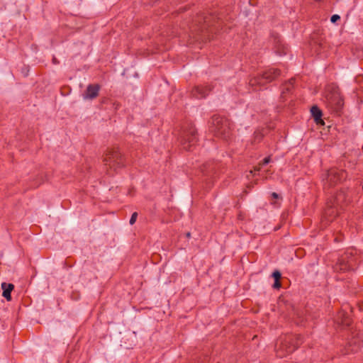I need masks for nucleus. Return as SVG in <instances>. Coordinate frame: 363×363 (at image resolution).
Instances as JSON below:
<instances>
[{"instance_id": "f257e3e1", "label": "nucleus", "mask_w": 363, "mask_h": 363, "mask_svg": "<svg viewBox=\"0 0 363 363\" xmlns=\"http://www.w3.org/2000/svg\"><path fill=\"white\" fill-rule=\"evenodd\" d=\"M303 342L301 335L287 334L281 337L275 346L277 357L283 358L294 352Z\"/></svg>"}, {"instance_id": "f03ea898", "label": "nucleus", "mask_w": 363, "mask_h": 363, "mask_svg": "<svg viewBox=\"0 0 363 363\" xmlns=\"http://www.w3.org/2000/svg\"><path fill=\"white\" fill-rule=\"evenodd\" d=\"M211 131L217 138L228 140L232 135L231 123L224 116H213L211 118Z\"/></svg>"}, {"instance_id": "7ed1b4c3", "label": "nucleus", "mask_w": 363, "mask_h": 363, "mask_svg": "<svg viewBox=\"0 0 363 363\" xmlns=\"http://www.w3.org/2000/svg\"><path fill=\"white\" fill-rule=\"evenodd\" d=\"M179 140L182 148L190 151L198 141V133L195 125L191 123L182 125L179 135Z\"/></svg>"}, {"instance_id": "20e7f679", "label": "nucleus", "mask_w": 363, "mask_h": 363, "mask_svg": "<svg viewBox=\"0 0 363 363\" xmlns=\"http://www.w3.org/2000/svg\"><path fill=\"white\" fill-rule=\"evenodd\" d=\"M104 162L108 174H113L117 169L125 165V159L118 148H113L106 153Z\"/></svg>"}, {"instance_id": "39448f33", "label": "nucleus", "mask_w": 363, "mask_h": 363, "mask_svg": "<svg viewBox=\"0 0 363 363\" xmlns=\"http://www.w3.org/2000/svg\"><path fill=\"white\" fill-rule=\"evenodd\" d=\"M281 74L279 69L271 68L263 72L262 74L252 78L249 84L255 91H257V86H263L277 79Z\"/></svg>"}, {"instance_id": "423d86ee", "label": "nucleus", "mask_w": 363, "mask_h": 363, "mask_svg": "<svg viewBox=\"0 0 363 363\" xmlns=\"http://www.w3.org/2000/svg\"><path fill=\"white\" fill-rule=\"evenodd\" d=\"M328 108L337 116H340L344 106V100L338 90L334 89L326 96Z\"/></svg>"}, {"instance_id": "0eeeda50", "label": "nucleus", "mask_w": 363, "mask_h": 363, "mask_svg": "<svg viewBox=\"0 0 363 363\" xmlns=\"http://www.w3.org/2000/svg\"><path fill=\"white\" fill-rule=\"evenodd\" d=\"M341 211L342 210L337 207V206L331 203V202L328 201L321 218L320 228L322 229L325 228L335 219V218L340 213Z\"/></svg>"}, {"instance_id": "6e6552de", "label": "nucleus", "mask_w": 363, "mask_h": 363, "mask_svg": "<svg viewBox=\"0 0 363 363\" xmlns=\"http://www.w3.org/2000/svg\"><path fill=\"white\" fill-rule=\"evenodd\" d=\"M346 177L347 173L345 170L331 168L327 172L326 182L329 186H335L344 180Z\"/></svg>"}, {"instance_id": "1a4fd4ad", "label": "nucleus", "mask_w": 363, "mask_h": 363, "mask_svg": "<svg viewBox=\"0 0 363 363\" xmlns=\"http://www.w3.org/2000/svg\"><path fill=\"white\" fill-rule=\"evenodd\" d=\"M354 259L348 253L342 255L333 267L334 270L340 272H345L353 268Z\"/></svg>"}, {"instance_id": "9d476101", "label": "nucleus", "mask_w": 363, "mask_h": 363, "mask_svg": "<svg viewBox=\"0 0 363 363\" xmlns=\"http://www.w3.org/2000/svg\"><path fill=\"white\" fill-rule=\"evenodd\" d=\"M331 203L337 206L340 209L342 210L351 201V196L345 191L340 190L337 192L335 196L329 200Z\"/></svg>"}, {"instance_id": "9b49d317", "label": "nucleus", "mask_w": 363, "mask_h": 363, "mask_svg": "<svg viewBox=\"0 0 363 363\" xmlns=\"http://www.w3.org/2000/svg\"><path fill=\"white\" fill-rule=\"evenodd\" d=\"M215 21L216 18L212 15H206L205 13H201L196 17L193 23L195 24V26L199 27V29L201 30V32H203L204 30L213 26Z\"/></svg>"}, {"instance_id": "f8f14e48", "label": "nucleus", "mask_w": 363, "mask_h": 363, "mask_svg": "<svg viewBox=\"0 0 363 363\" xmlns=\"http://www.w3.org/2000/svg\"><path fill=\"white\" fill-rule=\"evenodd\" d=\"M271 40H272L274 45L275 52L279 55H286L288 48L281 43V40L280 36L277 33H272L271 34Z\"/></svg>"}, {"instance_id": "ddd939ff", "label": "nucleus", "mask_w": 363, "mask_h": 363, "mask_svg": "<svg viewBox=\"0 0 363 363\" xmlns=\"http://www.w3.org/2000/svg\"><path fill=\"white\" fill-rule=\"evenodd\" d=\"M101 86L98 84H90L87 86L86 89L84 94V99H94L99 96V92Z\"/></svg>"}, {"instance_id": "4468645a", "label": "nucleus", "mask_w": 363, "mask_h": 363, "mask_svg": "<svg viewBox=\"0 0 363 363\" xmlns=\"http://www.w3.org/2000/svg\"><path fill=\"white\" fill-rule=\"evenodd\" d=\"M211 89L210 86H197L192 89L191 94L195 98L202 99L205 98Z\"/></svg>"}, {"instance_id": "2eb2a0df", "label": "nucleus", "mask_w": 363, "mask_h": 363, "mask_svg": "<svg viewBox=\"0 0 363 363\" xmlns=\"http://www.w3.org/2000/svg\"><path fill=\"white\" fill-rule=\"evenodd\" d=\"M362 342H363V339L361 340H353L350 341L348 343L347 347H346L347 352H345V354H349L350 352H357L359 350Z\"/></svg>"}, {"instance_id": "dca6fc26", "label": "nucleus", "mask_w": 363, "mask_h": 363, "mask_svg": "<svg viewBox=\"0 0 363 363\" xmlns=\"http://www.w3.org/2000/svg\"><path fill=\"white\" fill-rule=\"evenodd\" d=\"M1 289L3 290L2 296L7 300H11V293L14 289V285L13 284H7L6 282H3L1 284Z\"/></svg>"}, {"instance_id": "f3484780", "label": "nucleus", "mask_w": 363, "mask_h": 363, "mask_svg": "<svg viewBox=\"0 0 363 363\" xmlns=\"http://www.w3.org/2000/svg\"><path fill=\"white\" fill-rule=\"evenodd\" d=\"M311 112L314 118L315 122L317 124H324V122L321 118L323 115L322 111L317 106H312L311 108Z\"/></svg>"}, {"instance_id": "a211bd4d", "label": "nucleus", "mask_w": 363, "mask_h": 363, "mask_svg": "<svg viewBox=\"0 0 363 363\" xmlns=\"http://www.w3.org/2000/svg\"><path fill=\"white\" fill-rule=\"evenodd\" d=\"M295 79L291 78L287 82L283 84L281 97L284 99L286 94L289 93L294 87Z\"/></svg>"}, {"instance_id": "6ab92c4d", "label": "nucleus", "mask_w": 363, "mask_h": 363, "mask_svg": "<svg viewBox=\"0 0 363 363\" xmlns=\"http://www.w3.org/2000/svg\"><path fill=\"white\" fill-rule=\"evenodd\" d=\"M272 277L274 279V283L273 284V288L279 289L281 286V284L280 281V279L281 278V274L280 273L279 271L275 270L272 273Z\"/></svg>"}, {"instance_id": "aec40b11", "label": "nucleus", "mask_w": 363, "mask_h": 363, "mask_svg": "<svg viewBox=\"0 0 363 363\" xmlns=\"http://www.w3.org/2000/svg\"><path fill=\"white\" fill-rule=\"evenodd\" d=\"M339 315L342 318L341 324L346 326H349L351 324L350 318L344 312H341Z\"/></svg>"}, {"instance_id": "412c9836", "label": "nucleus", "mask_w": 363, "mask_h": 363, "mask_svg": "<svg viewBox=\"0 0 363 363\" xmlns=\"http://www.w3.org/2000/svg\"><path fill=\"white\" fill-rule=\"evenodd\" d=\"M137 217H138V213L137 212H134L132 214V216L130 217V221H129L130 225H133L135 223Z\"/></svg>"}, {"instance_id": "4be33fe9", "label": "nucleus", "mask_w": 363, "mask_h": 363, "mask_svg": "<svg viewBox=\"0 0 363 363\" xmlns=\"http://www.w3.org/2000/svg\"><path fill=\"white\" fill-rule=\"evenodd\" d=\"M340 19V17L337 14H334L330 18V21L333 23H336L337 21Z\"/></svg>"}, {"instance_id": "5701e85b", "label": "nucleus", "mask_w": 363, "mask_h": 363, "mask_svg": "<svg viewBox=\"0 0 363 363\" xmlns=\"http://www.w3.org/2000/svg\"><path fill=\"white\" fill-rule=\"evenodd\" d=\"M263 138V135L260 132H255V140H258V141H260Z\"/></svg>"}, {"instance_id": "b1692460", "label": "nucleus", "mask_w": 363, "mask_h": 363, "mask_svg": "<svg viewBox=\"0 0 363 363\" xmlns=\"http://www.w3.org/2000/svg\"><path fill=\"white\" fill-rule=\"evenodd\" d=\"M270 160H271L270 157H265V158L262 160V162L261 164H262V165H266V164H267L270 162Z\"/></svg>"}, {"instance_id": "393cba45", "label": "nucleus", "mask_w": 363, "mask_h": 363, "mask_svg": "<svg viewBox=\"0 0 363 363\" xmlns=\"http://www.w3.org/2000/svg\"><path fill=\"white\" fill-rule=\"evenodd\" d=\"M272 196L274 198V199H278L279 198V194H277L276 192H273L272 194Z\"/></svg>"}, {"instance_id": "a878e982", "label": "nucleus", "mask_w": 363, "mask_h": 363, "mask_svg": "<svg viewBox=\"0 0 363 363\" xmlns=\"http://www.w3.org/2000/svg\"><path fill=\"white\" fill-rule=\"evenodd\" d=\"M202 171L204 172V174H208V170L206 164L203 165V169H202Z\"/></svg>"}, {"instance_id": "bb28decb", "label": "nucleus", "mask_w": 363, "mask_h": 363, "mask_svg": "<svg viewBox=\"0 0 363 363\" xmlns=\"http://www.w3.org/2000/svg\"><path fill=\"white\" fill-rule=\"evenodd\" d=\"M52 62H53V63H54V64H57V63H58V62L57 61V60H56V58H55V57H54V58L52 59Z\"/></svg>"}, {"instance_id": "cd10ccee", "label": "nucleus", "mask_w": 363, "mask_h": 363, "mask_svg": "<svg viewBox=\"0 0 363 363\" xmlns=\"http://www.w3.org/2000/svg\"><path fill=\"white\" fill-rule=\"evenodd\" d=\"M186 237L187 238H190L191 237V233L189 232H188L186 234Z\"/></svg>"}, {"instance_id": "c85d7f7f", "label": "nucleus", "mask_w": 363, "mask_h": 363, "mask_svg": "<svg viewBox=\"0 0 363 363\" xmlns=\"http://www.w3.org/2000/svg\"><path fill=\"white\" fill-rule=\"evenodd\" d=\"M335 242H340V239H339L338 238H335Z\"/></svg>"}, {"instance_id": "c756f323", "label": "nucleus", "mask_w": 363, "mask_h": 363, "mask_svg": "<svg viewBox=\"0 0 363 363\" xmlns=\"http://www.w3.org/2000/svg\"><path fill=\"white\" fill-rule=\"evenodd\" d=\"M259 168H255V171H259Z\"/></svg>"}]
</instances>
